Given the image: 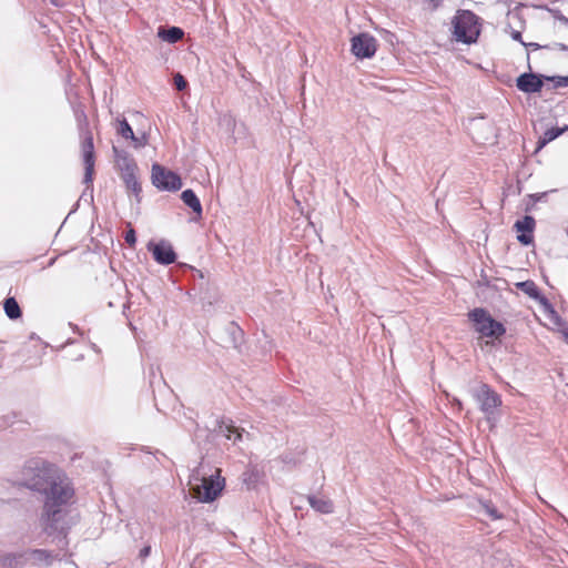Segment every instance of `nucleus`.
<instances>
[{"label": "nucleus", "mask_w": 568, "mask_h": 568, "mask_svg": "<svg viewBox=\"0 0 568 568\" xmlns=\"http://www.w3.org/2000/svg\"><path fill=\"white\" fill-rule=\"evenodd\" d=\"M376 49V39L369 33L363 32L352 38V52L358 59L372 58Z\"/></svg>", "instance_id": "0eeeda50"}, {"label": "nucleus", "mask_w": 568, "mask_h": 568, "mask_svg": "<svg viewBox=\"0 0 568 568\" xmlns=\"http://www.w3.org/2000/svg\"><path fill=\"white\" fill-rule=\"evenodd\" d=\"M26 558L28 561H32L33 564L45 562L50 564L52 560V556L48 550L44 549H31L24 551Z\"/></svg>", "instance_id": "6ab92c4d"}, {"label": "nucleus", "mask_w": 568, "mask_h": 568, "mask_svg": "<svg viewBox=\"0 0 568 568\" xmlns=\"http://www.w3.org/2000/svg\"><path fill=\"white\" fill-rule=\"evenodd\" d=\"M82 159L84 164V178L83 183L87 185V190H92L93 174H94V145L93 138L89 133L82 141L81 144ZM92 197V193L90 194Z\"/></svg>", "instance_id": "423d86ee"}, {"label": "nucleus", "mask_w": 568, "mask_h": 568, "mask_svg": "<svg viewBox=\"0 0 568 568\" xmlns=\"http://www.w3.org/2000/svg\"><path fill=\"white\" fill-rule=\"evenodd\" d=\"M133 142L135 149L143 148L148 144V136L143 133L141 136L133 135V139H130Z\"/></svg>", "instance_id": "c85d7f7f"}, {"label": "nucleus", "mask_w": 568, "mask_h": 568, "mask_svg": "<svg viewBox=\"0 0 568 568\" xmlns=\"http://www.w3.org/2000/svg\"><path fill=\"white\" fill-rule=\"evenodd\" d=\"M151 552V547L150 546H145L143 547L141 550H140V557L141 558H145L150 555Z\"/></svg>", "instance_id": "2f4dec72"}, {"label": "nucleus", "mask_w": 568, "mask_h": 568, "mask_svg": "<svg viewBox=\"0 0 568 568\" xmlns=\"http://www.w3.org/2000/svg\"><path fill=\"white\" fill-rule=\"evenodd\" d=\"M546 81L554 82V88H566L568 87V75H554V77H545Z\"/></svg>", "instance_id": "bb28decb"}, {"label": "nucleus", "mask_w": 568, "mask_h": 568, "mask_svg": "<svg viewBox=\"0 0 568 568\" xmlns=\"http://www.w3.org/2000/svg\"><path fill=\"white\" fill-rule=\"evenodd\" d=\"M511 38H513L514 40H516V41H520L521 43L524 42V41L521 40V33H520L519 31H513V33H511Z\"/></svg>", "instance_id": "473e14b6"}, {"label": "nucleus", "mask_w": 568, "mask_h": 568, "mask_svg": "<svg viewBox=\"0 0 568 568\" xmlns=\"http://www.w3.org/2000/svg\"><path fill=\"white\" fill-rule=\"evenodd\" d=\"M174 85H175L178 91H183V90L186 89L187 82H186L185 78L181 73H176L174 75Z\"/></svg>", "instance_id": "cd10ccee"}, {"label": "nucleus", "mask_w": 568, "mask_h": 568, "mask_svg": "<svg viewBox=\"0 0 568 568\" xmlns=\"http://www.w3.org/2000/svg\"><path fill=\"white\" fill-rule=\"evenodd\" d=\"M546 75L537 74L532 72H526L520 74L516 80L518 90L525 93H537L540 92L544 87Z\"/></svg>", "instance_id": "1a4fd4ad"}, {"label": "nucleus", "mask_w": 568, "mask_h": 568, "mask_svg": "<svg viewBox=\"0 0 568 568\" xmlns=\"http://www.w3.org/2000/svg\"><path fill=\"white\" fill-rule=\"evenodd\" d=\"M124 240L130 246H134V244L136 243L135 231L133 229H130L125 233Z\"/></svg>", "instance_id": "c756f323"}, {"label": "nucleus", "mask_w": 568, "mask_h": 568, "mask_svg": "<svg viewBox=\"0 0 568 568\" xmlns=\"http://www.w3.org/2000/svg\"><path fill=\"white\" fill-rule=\"evenodd\" d=\"M568 129V126H565L562 129H559V128H551L549 130H547L545 132V135H544V140H542V144H545L546 142H550L555 139H557L559 135H561L566 130Z\"/></svg>", "instance_id": "393cba45"}, {"label": "nucleus", "mask_w": 568, "mask_h": 568, "mask_svg": "<svg viewBox=\"0 0 568 568\" xmlns=\"http://www.w3.org/2000/svg\"><path fill=\"white\" fill-rule=\"evenodd\" d=\"M480 409L489 417L501 405L500 396L487 384H483L476 395Z\"/></svg>", "instance_id": "6e6552de"}, {"label": "nucleus", "mask_w": 568, "mask_h": 568, "mask_svg": "<svg viewBox=\"0 0 568 568\" xmlns=\"http://www.w3.org/2000/svg\"><path fill=\"white\" fill-rule=\"evenodd\" d=\"M112 151L114 155L115 166L120 170L121 174L138 171V165L132 155L128 151L119 149L116 146H113Z\"/></svg>", "instance_id": "f8f14e48"}, {"label": "nucleus", "mask_w": 568, "mask_h": 568, "mask_svg": "<svg viewBox=\"0 0 568 568\" xmlns=\"http://www.w3.org/2000/svg\"><path fill=\"white\" fill-rule=\"evenodd\" d=\"M121 178L129 191H131L135 196H139L142 187L136 176V171L128 172L121 174Z\"/></svg>", "instance_id": "aec40b11"}, {"label": "nucleus", "mask_w": 568, "mask_h": 568, "mask_svg": "<svg viewBox=\"0 0 568 568\" xmlns=\"http://www.w3.org/2000/svg\"><path fill=\"white\" fill-rule=\"evenodd\" d=\"M536 222L535 219L530 215H525L521 220L516 221L514 227L517 232H521L517 236V240L524 244L529 245L532 243V235Z\"/></svg>", "instance_id": "9b49d317"}, {"label": "nucleus", "mask_w": 568, "mask_h": 568, "mask_svg": "<svg viewBox=\"0 0 568 568\" xmlns=\"http://www.w3.org/2000/svg\"><path fill=\"white\" fill-rule=\"evenodd\" d=\"M523 45H525L526 48H529L531 50L549 48V45H540L539 43H536V42H529V43L523 42Z\"/></svg>", "instance_id": "7c9ffc66"}, {"label": "nucleus", "mask_w": 568, "mask_h": 568, "mask_svg": "<svg viewBox=\"0 0 568 568\" xmlns=\"http://www.w3.org/2000/svg\"><path fill=\"white\" fill-rule=\"evenodd\" d=\"M152 184L162 191H178L182 187L181 178L159 163L152 165Z\"/></svg>", "instance_id": "39448f33"}, {"label": "nucleus", "mask_w": 568, "mask_h": 568, "mask_svg": "<svg viewBox=\"0 0 568 568\" xmlns=\"http://www.w3.org/2000/svg\"><path fill=\"white\" fill-rule=\"evenodd\" d=\"M565 339H566V342L568 344V331L565 333Z\"/></svg>", "instance_id": "f704fd0d"}, {"label": "nucleus", "mask_w": 568, "mask_h": 568, "mask_svg": "<svg viewBox=\"0 0 568 568\" xmlns=\"http://www.w3.org/2000/svg\"><path fill=\"white\" fill-rule=\"evenodd\" d=\"M468 318L481 336L500 338L506 333L504 324L494 320L485 308H474L468 313Z\"/></svg>", "instance_id": "7ed1b4c3"}, {"label": "nucleus", "mask_w": 568, "mask_h": 568, "mask_svg": "<svg viewBox=\"0 0 568 568\" xmlns=\"http://www.w3.org/2000/svg\"><path fill=\"white\" fill-rule=\"evenodd\" d=\"M263 476L262 470L256 465H248L243 471L241 479L243 485L251 490L255 489Z\"/></svg>", "instance_id": "ddd939ff"}, {"label": "nucleus", "mask_w": 568, "mask_h": 568, "mask_svg": "<svg viewBox=\"0 0 568 568\" xmlns=\"http://www.w3.org/2000/svg\"><path fill=\"white\" fill-rule=\"evenodd\" d=\"M554 47L558 48L559 50L566 51L568 50V47L564 43H555Z\"/></svg>", "instance_id": "72a5a7b5"}, {"label": "nucleus", "mask_w": 568, "mask_h": 568, "mask_svg": "<svg viewBox=\"0 0 568 568\" xmlns=\"http://www.w3.org/2000/svg\"><path fill=\"white\" fill-rule=\"evenodd\" d=\"M516 287L536 301H546L545 297L540 294L536 283L531 280L518 282L516 283Z\"/></svg>", "instance_id": "dca6fc26"}, {"label": "nucleus", "mask_w": 568, "mask_h": 568, "mask_svg": "<svg viewBox=\"0 0 568 568\" xmlns=\"http://www.w3.org/2000/svg\"><path fill=\"white\" fill-rule=\"evenodd\" d=\"M148 248L152 252L154 260L159 264L169 265L176 260V254L172 245L165 241H161L158 244L150 243Z\"/></svg>", "instance_id": "9d476101"}, {"label": "nucleus", "mask_w": 568, "mask_h": 568, "mask_svg": "<svg viewBox=\"0 0 568 568\" xmlns=\"http://www.w3.org/2000/svg\"><path fill=\"white\" fill-rule=\"evenodd\" d=\"M219 432L225 436L227 439H232V437L234 436V444L242 440V437H243V434L245 433L244 429H240L237 427H235L232 422L230 423H226V422H222L219 426Z\"/></svg>", "instance_id": "f3484780"}, {"label": "nucleus", "mask_w": 568, "mask_h": 568, "mask_svg": "<svg viewBox=\"0 0 568 568\" xmlns=\"http://www.w3.org/2000/svg\"><path fill=\"white\" fill-rule=\"evenodd\" d=\"M28 562L24 551L17 554H6L1 557V564L6 568H20Z\"/></svg>", "instance_id": "2eb2a0df"}, {"label": "nucleus", "mask_w": 568, "mask_h": 568, "mask_svg": "<svg viewBox=\"0 0 568 568\" xmlns=\"http://www.w3.org/2000/svg\"><path fill=\"white\" fill-rule=\"evenodd\" d=\"M183 36L184 32L179 27H170L168 29H165L164 27H160L158 29V37L161 40L166 41L169 43H175L180 41L183 38Z\"/></svg>", "instance_id": "4468645a"}, {"label": "nucleus", "mask_w": 568, "mask_h": 568, "mask_svg": "<svg viewBox=\"0 0 568 568\" xmlns=\"http://www.w3.org/2000/svg\"><path fill=\"white\" fill-rule=\"evenodd\" d=\"M119 125L116 129L118 134H120L123 139L130 140L133 139L134 132L129 124V122L123 118L121 120H118Z\"/></svg>", "instance_id": "b1692460"}, {"label": "nucleus", "mask_w": 568, "mask_h": 568, "mask_svg": "<svg viewBox=\"0 0 568 568\" xmlns=\"http://www.w3.org/2000/svg\"><path fill=\"white\" fill-rule=\"evenodd\" d=\"M454 36L457 41L473 43L479 36L478 17L469 10L457 12L453 21Z\"/></svg>", "instance_id": "f03ea898"}, {"label": "nucleus", "mask_w": 568, "mask_h": 568, "mask_svg": "<svg viewBox=\"0 0 568 568\" xmlns=\"http://www.w3.org/2000/svg\"><path fill=\"white\" fill-rule=\"evenodd\" d=\"M19 485L41 496L43 506L40 525L42 530L49 536L55 532L64 535L63 509L74 496V488L65 473L44 459L31 458L20 470Z\"/></svg>", "instance_id": "f257e3e1"}, {"label": "nucleus", "mask_w": 568, "mask_h": 568, "mask_svg": "<svg viewBox=\"0 0 568 568\" xmlns=\"http://www.w3.org/2000/svg\"><path fill=\"white\" fill-rule=\"evenodd\" d=\"M181 199L183 203L189 206L194 213H196L199 216L202 215V205L196 196V194L193 192V190L187 189L184 190L181 194Z\"/></svg>", "instance_id": "a211bd4d"}, {"label": "nucleus", "mask_w": 568, "mask_h": 568, "mask_svg": "<svg viewBox=\"0 0 568 568\" xmlns=\"http://www.w3.org/2000/svg\"><path fill=\"white\" fill-rule=\"evenodd\" d=\"M225 487V478L221 476V469H216L214 474L202 479V484L193 485L191 494L201 503H212L222 493Z\"/></svg>", "instance_id": "20e7f679"}, {"label": "nucleus", "mask_w": 568, "mask_h": 568, "mask_svg": "<svg viewBox=\"0 0 568 568\" xmlns=\"http://www.w3.org/2000/svg\"><path fill=\"white\" fill-rule=\"evenodd\" d=\"M3 308L6 315L10 320H18L19 317H21V310L14 297L6 298L3 303Z\"/></svg>", "instance_id": "5701e85b"}, {"label": "nucleus", "mask_w": 568, "mask_h": 568, "mask_svg": "<svg viewBox=\"0 0 568 568\" xmlns=\"http://www.w3.org/2000/svg\"><path fill=\"white\" fill-rule=\"evenodd\" d=\"M308 501L316 511L322 514H331L333 511V504L326 498L310 496Z\"/></svg>", "instance_id": "412c9836"}, {"label": "nucleus", "mask_w": 568, "mask_h": 568, "mask_svg": "<svg viewBox=\"0 0 568 568\" xmlns=\"http://www.w3.org/2000/svg\"><path fill=\"white\" fill-rule=\"evenodd\" d=\"M229 331L230 334L232 335L234 347H237V342L241 341L243 337V331L234 323H231L229 325Z\"/></svg>", "instance_id": "a878e982"}, {"label": "nucleus", "mask_w": 568, "mask_h": 568, "mask_svg": "<svg viewBox=\"0 0 568 568\" xmlns=\"http://www.w3.org/2000/svg\"><path fill=\"white\" fill-rule=\"evenodd\" d=\"M479 514L486 515L491 520H497L503 518V514L497 509V507L488 500L479 501Z\"/></svg>", "instance_id": "4be33fe9"}]
</instances>
